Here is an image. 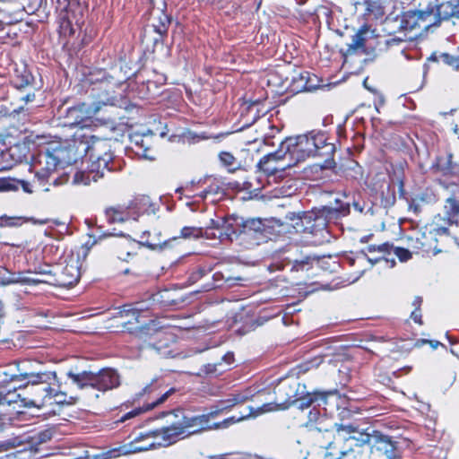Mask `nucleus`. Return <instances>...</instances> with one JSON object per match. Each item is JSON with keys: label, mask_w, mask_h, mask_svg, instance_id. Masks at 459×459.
Segmentation results:
<instances>
[{"label": "nucleus", "mask_w": 459, "mask_h": 459, "mask_svg": "<svg viewBox=\"0 0 459 459\" xmlns=\"http://www.w3.org/2000/svg\"><path fill=\"white\" fill-rule=\"evenodd\" d=\"M86 138L83 143V153L89 155L91 164L87 170H78L74 173L73 183L89 186L105 176L106 172L119 171L123 169V161L114 155L112 140L100 138L96 135H82Z\"/></svg>", "instance_id": "obj_1"}, {"label": "nucleus", "mask_w": 459, "mask_h": 459, "mask_svg": "<svg viewBox=\"0 0 459 459\" xmlns=\"http://www.w3.org/2000/svg\"><path fill=\"white\" fill-rule=\"evenodd\" d=\"M274 404L280 410H286L298 403L299 409H306L312 404L327 405L331 398H339L337 390L309 392L299 377L290 376L278 380L273 388Z\"/></svg>", "instance_id": "obj_2"}, {"label": "nucleus", "mask_w": 459, "mask_h": 459, "mask_svg": "<svg viewBox=\"0 0 459 459\" xmlns=\"http://www.w3.org/2000/svg\"><path fill=\"white\" fill-rule=\"evenodd\" d=\"M281 148H284V153L289 154L295 163L309 158L334 155L336 151L335 144L329 142V137L322 131L287 138L281 143Z\"/></svg>", "instance_id": "obj_3"}, {"label": "nucleus", "mask_w": 459, "mask_h": 459, "mask_svg": "<svg viewBox=\"0 0 459 459\" xmlns=\"http://www.w3.org/2000/svg\"><path fill=\"white\" fill-rule=\"evenodd\" d=\"M360 420L344 422L335 431L333 440L327 444L329 454L336 459H371L366 443L359 441Z\"/></svg>", "instance_id": "obj_4"}, {"label": "nucleus", "mask_w": 459, "mask_h": 459, "mask_svg": "<svg viewBox=\"0 0 459 459\" xmlns=\"http://www.w3.org/2000/svg\"><path fill=\"white\" fill-rule=\"evenodd\" d=\"M56 385V371H43L39 377L28 384H22L23 407L42 408L52 405L51 394Z\"/></svg>", "instance_id": "obj_5"}, {"label": "nucleus", "mask_w": 459, "mask_h": 459, "mask_svg": "<svg viewBox=\"0 0 459 459\" xmlns=\"http://www.w3.org/2000/svg\"><path fill=\"white\" fill-rule=\"evenodd\" d=\"M359 441L366 443L371 459H399L396 442L374 426L360 421Z\"/></svg>", "instance_id": "obj_6"}, {"label": "nucleus", "mask_w": 459, "mask_h": 459, "mask_svg": "<svg viewBox=\"0 0 459 459\" xmlns=\"http://www.w3.org/2000/svg\"><path fill=\"white\" fill-rule=\"evenodd\" d=\"M127 84L118 82L113 78H103L95 84L93 91H97L98 101L94 105H100V110L108 106L126 108L129 103L126 95Z\"/></svg>", "instance_id": "obj_7"}, {"label": "nucleus", "mask_w": 459, "mask_h": 459, "mask_svg": "<svg viewBox=\"0 0 459 459\" xmlns=\"http://www.w3.org/2000/svg\"><path fill=\"white\" fill-rule=\"evenodd\" d=\"M174 413L177 418H179L177 422L155 429L159 447L169 446L185 437L199 433L195 423L191 422V416L185 415L184 411L179 409L174 411Z\"/></svg>", "instance_id": "obj_8"}, {"label": "nucleus", "mask_w": 459, "mask_h": 459, "mask_svg": "<svg viewBox=\"0 0 459 459\" xmlns=\"http://www.w3.org/2000/svg\"><path fill=\"white\" fill-rule=\"evenodd\" d=\"M177 192H182L187 198L198 197L204 200L208 197L221 199L226 194L225 184L218 178L213 176H205L197 181L192 180L186 186L177 189Z\"/></svg>", "instance_id": "obj_9"}, {"label": "nucleus", "mask_w": 459, "mask_h": 459, "mask_svg": "<svg viewBox=\"0 0 459 459\" xmlns=\"http://www.w3.org/2000/svg\"><path fill=\"white\" fill-rule=\"evenodd\" d=\"M433 11H406L402 13L400 30L410 34L411 39L423 36L432 27H437Z\"/></svg>", "instance_id": "obj_10"}, {"label": "nucleus", "mask_w": 459, "mask_h": 459, "mask_svg": "<svg viewBox=\"0 0 459 459\" xmlns=\"http://www.w3.org/2000/svg\"><path fill=\"white\" fill-rule=\"evenodd\" d=\"M63 150H54V152L40 151L35 157L32 168L35 171V177L41 184L48 181L51 175L56 170L57 167L63 163H71L77 160L75 155H67L66 160L62 155Z\"/></svg>", "instance_id": "obj_11"}, {"label": "nucleus", "mask_w": 459, "mask_h": 459, "mask_svg": "<svg viewBox=\"0 0 459 459\" xmlns=\"http://www.w3.org/2000/svg\"><path fill=\"white\" fill-rule=\"evenodd\" d=\"M156 433L155 430H144L133 433L129 436L131 440L127 444L111 448L103 453V455L105 458H117L128 454L157 448L159 446Z\"/></svg>", "instance_id": "obj_12"}, {"label": "nucleus", "mask_w": 459, "mask_h": 459, "mask_svg": "<svg viewBox=\"0 0 459 459\" xmlns=\"http://www.w3.org/2000/svg\"><path fill=\"white\" fill-rule=\"evenodd\" d=\"M340 426L326 413H321L316 407L311 409L307 415L306 427L309 431L316 433V440L321 442V446L327 449V444L333 440L335 431Z\"/></svg>", "instance_id": "obj_13"}, {"label": "nucleus", "mask_w": 459, "mask_h": 459, "mask_svg": "<svg viewBox=\"0 0 459 459\" xmlns=\"http://www.w3.org/2000/svg\"><path fill=\"white\" fill-rule=\"evenodd\" d=\"M174 393L175 388H169L165 393H161L156 383L147 385L139 394H136L138 400L146 397L143 401V406L125 413L117 420V422H125L143 411L152 410L159 404L163 403Z\"/></svg>", "instance_id": "obj_14"}, {"label": "nucleus", "mask_w": 459, "mask_h": 459, "mask_svg": "<svg viewBox=\"0 0 459 459\" xmlns=\"http://www.w3.org/2000/svg\"><path fill=\"white\" fill-rule=\"evenodd\" d=\"M303 220L305 227V238L312 245H320L329 236V230H327L329 222L327 221L325 215L320 209H313L311 211L303 212Z\"/></svg>", "instance_id": "obj_15"}, {"label": "nucleus", "mask_w": 459, "mask_h": 459, "mask_svg": "<svg viewBox=\"0 0 459 459\" xmlns=\"http://www.w3.org/2000/svg\"><path fill=\"white\" fill-rule=\"evenodd\" d=\"M47 270L39 272V273L51 276L52 284L63 288H71L75 285L81 277L80 268L76 261H71L65 265L62 264H45Z\"/></svg>", "instance_id": "obj_16"}, {"label": "nucleus", "mask_w": 459, "mask_h": 459, "mask_svg": "<svg viewBox=\"0 0 459 459\" xmlns=\"http://www.w3.org/2000/svg\"><path fill=\"white\" fill-rule=\"evenodd\" d=\"M142 309L132 304L123 305L118 308L116 318H118L117 326H121L123 332H126L136 337L142 338L148 329L146 325L141 324Z\"/></svg>", "instance_id": "obj_17"}, {"label": "nucleus", "mask_w": 459, "mask_h": 459, "mask_svg": "<svg viewBox=\"0 0 459 459\" xmlns=\"http://www.w3.org/2000/svg\"><path fill=\"white\" fill-rule=\"evenodd\" d=\"M100 111V105H94V103L88 104L85 102H79L65 109L64 115V124L65 126H79L82 128L87 126L88 120L93 117H96Z\"/></svg>", "instance_id": "obj_18"}, {"label": "nucleus", "mask_w": 459, "mask_h": 459, "mask_svg": "<svg viewBox=\"0 0 459 459\" xmlns=\"http://www.w3.org/2000/svg\"><path fill=\"white\" fill-rule=\"evenodd\" d=\"M288 260L287 264L290 266V271L293 274V279H305L309 277V271L313 269L315 263H318V257L310 255L299 253V249L291 254L290 256L286 257Z\"/></svg>", "instance_id": "obj_19"}, {"label": "nucleus", "mask_w": 459, "mask_h": 459, "mask_svg": "<svg viewBox=\"0 0 459 459\" xmlns=\"http://www.w3.org/2000/svg\"><path fill=\"white\" fill-rule=\"evenodd\" d=\"M111 247L118 259L129 262L138 255L142 245L127 236H121L112 240Z\"/></svg>", "instance_id": "obj_20"}, {"label": "nucleus", "mask_w": 459, "mask_h": 459, "mask_svg": "<svg viewBox=\"0 0 459 459\" xmlns=\"http://www.w3.org/2000/svg\"><path fill=\"white\" fill-rule=\"evenodd\" d=\"M176 343V336L169 331H157L150 337L148 345L158 353L165 357H170L174 354L171 348Z\"/></svg>", "instance_id": "obj_21"}, {"label": "nucleus", "mask_w": 459, "mask_h": 459, "mask_svg": "<svg viewBox=\"0 0 459 459\" xmlns=\"http://www.w3.org/2000/svg\"><path fill=\"white\" fill-rule=\"evenodd\" d=\"M120 385V376L113 368H102L94 373L93 388L106 392Z\"/></svg>", "instance_id": "obj_22"}, {"label": "nucleus", "mask_w": 459, "mask_h": 459, "mask_svg": "<svg viewBox=\"0 0 459 459\" xmlns=\"http://www.w3.org/2000/svg\"><path fill=\"white\" fill-rule=\"evenodd\" d=\"M22 384L19 385H0V405H13L15 412L20 413L23 407Z\"/></svg>", "instance_id": "obj_23"}, {"label": "nucleus", "mask_w": 459, "mask_h": 459, "mask_svg": "<svg viewBox=\"0 0 459 459\" xmlns=\"http://www.w3.org/2000/svg\"><path fill=\"white\" fill-rule=\"evenodd\" d=\"M264 231L265 225L263 221L259 218H254L243 221L238 234L243 235L244 239H248L255 244H259L260 240L264 238Z\"/></svg>", "instance_id": "obj_24"}, {"label": "nucleus", "mask_w": 459, "mask_h": 459, "mask_svg": "<svg viewBox=\"0 0 459 459\" xmlns=\"http://www.w3.org/2000/svg\"><path fill=\"white\" fill-rule=\"evenodd\" d=\"M28 154L29 149L24 143H15L7 147L0 153L2 159L6 162V165L3 166L4 169L26 161Z\"/></svg>", "instance_id": "obj_25"}, {"label": "nucleus", "mask_w": 459, "mask_h": 459, "mask_svg": "<svg viewBox=\"0 0 459 459\" xmlns=\"http://www.w3.org/2000/svg\"><path fill=\"white\" fill-rule=\"evenodd\" d=\"M16 372L10 377L11 382L21 381L22 384H28L41 376L43 371H37L36 365L30 360H21L15 363Z\"/></svg>", "instance_id": "obj_26"}, {"label": "nucleus", "mask_w": 459, "mask_h": 459, "mask_svg": "<svg viewBox=\"0 0 459 459\" xmlns=\"http://www.w3.org/2000/svg\"><path fill=\"white\" fill-rule=\"evenodd\" d=\"M287 153H284V148H281L276 152L264 155L257 163V167L267 176L276 175L278 172H281L286 167H279L276 164L279 160H283Z\"/></svg>", "instance_id": "obj_27"}, {"label": "nucleus", "mask_w": 459, "mask_h": 459, "mask_svg": "<svg viewBox=\"0 0 459 459\" xmlns=\"http://www.w3.org/2000/svg\"><path fill=\"white\" fill-rule=\"evenodd\" d=\"M48 268L44 266V268L39 267V271H35L36 274H39L41 277H27L24 276L22 273H12L8 277H1L0 284L2 285H10L15 283H27L30 285H37L39 283H49L52 284V277L46 276L39 272L47 270Z\"/></svg>", "instance_id": "obj_28"}, {"label": "nucleus", "mask_w": 459, "mask_h": 459, "mask_svg": "<svg viewBox=\"0 0 459 459\" xmlns=\"http://www.w3.org/2000/svg\"><path fill=\"white\" fill-rule=\"evenodd\" d=\"M134 220L143 214H152L159 210V204L153 202L150 196L140 195L129 202Z\"/></svg>", "instance_id": "obj_29"}, {"label": "nucleus", "mask_w": 459, "mask_h": 459, "mask_svg": "<svg viewBox=\"0 0 459 459\" xmlns=\"http://www.w3.org/2000/svg\"><path fill=\"white\" fill-rule=\"evenodd\" d=\"M10 82L17 90H24L32 87L35 79L28 66L25 64H21L15 65Z\"/></svg>", "instance_id": "obj_30"}, {"label": "nucleus", "mask_w": 459, "mask_h": 459, "mask_svg": "<svg viewBox=\"0 0 459 459\" xmlns=\"http://www.w3.org/2000/svg\"><path fill=\"white\" fill-rule=\"evenodd\" d=\"M324 158L322 164L315 163L308 165L303 169V175L306 179L308 180H318L323 178L324 170L333 169L336 167L334 160V155L320 156Z\"/></svg>", "instance_id": "obj_31"}, {"label": "nucleus", "mask_w": 459, "mask_h": 459, "mask_svg": "<svg viewBox=\"0 0 459 459\" xmlns=\"http://www.w3.org/2000/svg\"><path fill=\"white\" fill-rule=\"evenodd\" d=\"M129 202L127 204H117L105 209V215L109 223H121L134 220Z\"/></svg>", "instance_id": "obj_32"}, {"label": "nucleus", "mask_w": 459, "mask_h": 459, "mask_svg": "<svg viewBox=\"0 0 459 459\" xmlns=\"http://www.w3.org/2000/svg\"><path fill=\"white\" fill-rule=\"evenodd\" d=\"M80 397L77 394L70 392L66 386H63L56 377V385L51 394V402L60 405H74L77 403Z\"/></svg>", "instance_id": "obj_33"}, {"label": "nucleus", "mask_w": 459, "mask_h": 459, "mask_svg": "<svg viewBox=\"0 0 459 459\" xmlns=\"http://www.w3.org/2000/svg\"><path fill=\"white\" fill-rule=\"evenodd\" d=\"M435 20L437 26L442 20L459 19V0H446L437 6Z\"/></svg>", "instance_id": "obj_34"}, {"label": "nucleus", "mask_w": 459, "mask_h": 459, "mask_svg": "<svg viewBox=\"0 0 459 459\" xmlns=\"http://www.w3.org/2000/svg\"><path fill=\"white\" fill-rule=\"evenodd\" d=\"M223 413H225L223 408L219 403V402H217L215 404H212L210 407V411L206 414L191 416V422L195 423L198 432L212 429L211 426L209 425L210 420L216 418L217 416Z\"/></svg>", "instance_id": "obj_35"}, {"label": "nucleus", "mask_w": 459, "mask_h": 459, "mask_svg": "<svg viewBox=\"0 0 459 459\" xmlns=\"http://www.w3.org/2000/svg\"><path fill=\"white\" fill-rule=\"evenodd\" d=\"M321 210L323 214L325 215L327 221L330 223L350 214L351 205L349 202H343L342 200L335 199L334 207L323 206Z\"/></svg>", "instance_id": "obj_36"}, {"label": "nucleus", "mask_w": 459, "mask_h": 459, "mask_svg": "<svg viewBox=\"0 0 459 459\" xmlns=\"http://www.w3.org/2000/svg\"><path fill=\"white\" fill-rule=\"evenodd\" d=\"M412 231L414 232L415 236L419 238L420 243L428 244V246L430 247L429 255H434L443 251V245L439 244L438 239L433 238V235H431L429 228L425 227L424 230H414Z\"/></svg>", "instance_id": "obj_37"}, {"label": "nucleus", "mask_w": 459, "mask_h": 459, "mask_svg": "<svg viewBox=\"0 0 459 459\" xmlns=\"http://www.w3.org/2000/svg\"><path fill=\"white\" fill-rule=\"evenodd\" d=\"M380 203L384 208H390L395 204V186L392 181H384L380 186Z\"/></svg>", "instance_id": "obj_38"}, {"label": "nucleus", "mask_w": 459, "mask_h": 459, "mask_svg": "<svg viewBox=\"0 0 459 459\" xmlns=\"http://www.w3.org/2000/svg\"><path fill=\"white\" fill-rule=\"evenodd\" d=\"M445 215L448 225H459V200L455 196L448 197L445 202Z\"/></svg>", "instance_id": "obj_39"}, {"label": "nucleus", "mask_w": 459, "mask_h": 459, "mask_svg": "<svg viewBox=\"0 0 459 459\" xmlns=\"http://www.w3.org/2000/svg\"><path fill=\"white\" fill-rule=\"evenodd\" d=\"M67 377L80 390L86 386L93 388L94 372L83 370L79 373H74L69 371L67 372Z\"/></svg>", "instance_id": "obj_40"}, {"label": "nucleus", "mask_w": 459, "mask_h": 459, "mask_svg": "<svg viewBox=\"0 0 459 459\" xmlns=\"http://www.w3.org/2000/svg\"><path fill=\"white\" fill-rule=\"evenodd\" d=\"M252 395H249L246 393H235L230 394L226 399L219 400V403L223 408V411L226 412L230 411L235 406L238 404H243L248 400H250Z\"/></svg>", "instance_id": "obj_41"}, {"label": "nucleus", "mask_w": 459, "mask_h": 459, "mask_svg": "<svg viewBox=\"0 0 459 459\" xmlns=\"http://www.w3.org/2000/svg\"><path fill=\"white\" fill-rule=\"evenodd\" d=\"M406 246L414 254L421 255H429L430 247L428 244L420 243L419 238H417L413 231L405 237Z\"/></svg>", "instance_id": "obj_42"}, {"label": "nucleus", "mask_w": 459, "mask_h": 459, "mask_svg": "<svg viewBox=\"0 0 459 459\" xmlns=\"http://www.w3.org/2000/svg\"><path fill=\"white\" fill-rule=\"evenodd\" d=\"M171 23V19L166 13H160L156 23L152 24L154 31L159 35V38L154 39V42H163L168 36V30Z\"/></svg>", "instance_id": "obj_43"}, {"label": "nucleus", "mask_w": 459, "mask_h": 459, "mask_svg": "<svg viewBox=\"0 0 459 459\" xmlns=\"http://www.w3.org/2000/svg\"><path fill=\"white\" fill-rule=\"evenodd\" d=\"M286 219L289 221V222H288V227H289L288 231L289 232L301 234L305 237L303 212H301V213L290 212L286 215Z\"/></svg>", "instance_id": "obj_44"}, {"label": "nucleus", "mask_w": 459, "mask_h": 459, "mask_svg": "<svg viewBox=\"0 0 459 459\" xmlns=\"http://www.w3.org/2000/svg\"><path fill=\"white\" fill-rule=\"evenodd\" d=\"M213 267L209 264H200L194 267L189 273L187 277V281L189 284H194L197 282L199 280L204 278L212 273Z\"/></svg>", "instance_id": "obj_45"}, {"label": "nucleus", "mask_w": 459, "mask_h": 459, "mask_svg": "<svg viewBox=\"0 0 459 459\" xmlns=\"http://www.w3.org/2000/svg\"><path fill=\"white\" fill-rule=\"evenodd\" d=\"M178 238L184 239H199L201 238H209L207 230H204L201 227L195 226H185L180 230V235Z\"/></svg>", "instance_id": "obj_46"}, {"label": "nucleus", "mask_w": 459, "mask_h": 459, "mask_svg": "<svg viewBox=\"0 0 459 459\" xmlns=\"http://www.w3.org/2000/svg\"><path fill=\"white\" fill-rule=\"evenodd\" d=\"M368 32V26H361L358 31L352 36L351 43L349 45V50L365 49L366 34Z\"/></svg>", "instance_id": "obj_47"}, {"label": "nucleus", "mask_w": 459, "mask_h": 459, "mask_svg": "<svg viewBox=\"0 0 459 459\" xmlns=\"http://www.w3.org/2000/svg\"><path fill=\"white\" fill-rule=\"evenodd\" d=\"M253 412H254V409L252 407H249L247 413L241 414L239 416H235V415L230 416L227 419H224L223 420H221L220 422L213 423L211 426V428H212V429H227L235 423H238V422L247 420L249 416H251L253 414Z\"/></svg>", "instance_id": "obj_48"}, {"label": "nucleus", "mask_w": 459, "mask_h": 459, "mask_svg": "<svg viewBox=\"0 0 459 459\" xmlns=\"http://www.w3.org/2000/svg\"><path fill=\"white\" fill-rule=\"evenodd\" d=\"M366 249L368 253H379L380 255L377 258V260L386 259V255H391L393 252L394 245L389 242H384L378 245H368Z\"/></svg>", "instance_id": "obj_49"}, {"label": "nucleus", "mask_w": 459, "mask_h": 459, "mask_svg": "<svg viewBox=\"0 0 459 459\" xmlns=\"http://www.w3.org/2000/svg\"><path fill=\"white\" fill-rule=\"evenodd\" d=\"M58 32L60 37L68 39L74 35L75 28L69 17H62L59 20Z\"/></svg>", "instance_id": "obj_50"}, {"label": "nucleus", "mask_w": 459, "mask_h": 459, "mask_svg": "<svg viewBox=\"0 0 459 459\" xmlns=\"http://www.w3.org/2000/svg\"><path fill=\"white\" fill-rule=\"evenodd\" d=\"M303 72L294 75L291 78V82L290 83V91L293 93H299L302 91H307V84L304 82Z\"/></svg>", "instance_id": "obj_51"}, {"label": "nucleus", "mask_w": 459, "mask_h": 459, "mask_svg": "<svg viewBox=\"0 0 459 459\" xmlns=\"http://www.w3.org/2000/svg\"><path fill=\"white\" fill-rule=\"evenodd\" d=\"M438 60L443 64L451 66L455 70H459V48L456 53L449 54V53H442L438 56Z\"/></svg>", "instance_id": "obj_52"}, {"label": "nucleus", "mask_w": 459, "mask_h": 459, "mask_svg": "<svg viewBox=\"0 0 459 459\" xmlns=\"http://www.w3.org/2000/svg\"><path fill=\"white\" fill-rule=\"evenodd\" d=\"M221 164L230 172L235 171L238 169L237 160L229 152H221L219 154Z\"/></svg>", "instance_id": "obj_53"}, {"label": "nucleus", "mask_w": 459, "mask_h": 459, "mask_svg": "<svg viewBox=\"0 0 459 459\" xmlns=\"http://www.w3.org/2000/svg\"><path fill=\"white\" fill-rule=\"evenodd\" d=\"M303 76L305 80L304 82L307 84V91H314L320 86L318 77L316 74L304 71Z\"/></svg>", "instance_id": "obj_54"}, {"label": "nucleus", "mask_w": 459, "mask_h": 459, "mask_svg": "<svg viewBox=\"0 0 459 459\" xmlns=\"http://www.w3.org/2000/svg\"><path fill=\"white\" fill-rule=\"evenodd\" d=\"M448 224L445 226H439L437 224H432L430 225V228H429L431 235H433V238L437 239V237H449L450 231L448 229Z\"/></svg>", "instance_id": "obj_55"}, {"label": "nucleus", "mask_w": 459, "mask_h": 459, "mask_svg": "<svg viewBox=\"0 0 459 459\" xmlns=\"http://www.w3.org/2000/svg\"><path fill=\"white\" fill-rule=\"evenodd\" d=\"M393 252L398 257L400 262H407L412 257L413 252L409 247H394Z\"/></svg>", "instance_id": "obj_56"}, {"label": "nucleus", "mask_w": 459, "mask_h": 459, "mask_svg": "<svg viewBox=\"0 0 459 459\" xmlns=\"http://www.w3.org/2000/svg\"><path fill=\"white\" fill-rule=\"evenodd\" d=\"M19 189V182L13 178H3L0 181V190L10 191Z\"/></svg>", "instance_id": "obj_57"}, {"label": "nucleus", "mask_w": 459, "mask_h": 459, "mask_svg": "<svg viewBox=\"0 0 459 459\" xmlns=\"http://www.w3.org/2000/svg\"><path fill=\"white\" fill-rule=\"evenodd\" d=\"M221 363H213V364H206L204 365L201 368V373L207 376H219L221 374V371H218L217 367L221 366Z\"/></svg>", "instance_id": "obj_58"}, {"label": "nucleus", "mask_w": 459, "mask_h": 459, "mask_svg": "<svg viewBox=\"0 0 459 459\" xmlns=\"http://www.w3.org/2000/svg\"><path fill=\"white\" fill-rule=\"evenodd\" d=\"M322 362V359L315 358L312 360L305 361L299 365V371L306 372L312 368H316L320 363Z\"/></svg>", "instance_id": "obj_59"}, {"label": "nucleus", "mask_w": 459, "mask_h": 459, "mask_svg": "<svg viewBox=\"0 0 459 459\" xmlns=\"http://www.w3.org/2000/svg\"><path fill=\"white\" fill-rule=\"evenodd\" d=\"M43 253H44V258H48L49 254H55L58 257H61L63 255V250H60L59 247L57 246H55V245H47L45 247H44V250H43Z\"/></svg>", "instance_id": "obj_60"}, {"label": "nucleus", "mask_w": 459, "mask_h": 459, "mask_svg": "<svg viewBox=\"0 0 459 459\" xmlns=\"http://www.w3.org/2000/svg\"><path fill=\"white\" fill-rule=\"evenodd\" d=\"M426 343L429 344L430 347L433 350L437 349V347H439V346H442V347L446 348V346L443 343H441L440 342H438V341L427 340V339H419V340H417V342H415V346L420 347V346H422L423 344H426Z\"/></svg>", "instance_id": "obj_61"}, {"label": "nucleus", "mask_w": 459, "mask_h": 459, "mask_svg": "<svg viewBox=\"0 0 459 459\" xmlns=\"http://www.w3.org/2000/svg\"><path fill=\"white\" fill-rule=\"evenodd\" d=\"M411 367L410 366H405V367H403V368H396V369H394L391 371V374L394 377H400L403 375H407L411 372Z\"/></svg>", "instance_id": "obj_62"}, {"label": "nucleus", "mask_w": 459, "mask_h": 459, "mask_svg": "<svg viewBox=\"0 0 459 459\" xmlns=\"http://www.w3.org/2000/svg\"><path fill=\"white\" fill-rule=\"evenodd\" d=\"M136 147L139 148L138 150L135 151V152L138 155H141L145 159H150V160L152 159V155H151L152 150L149 147L143 148V145L139 146L138 143H136Z\"/></svg>", "instance_id": "obj_63"}, {"label": "nucleus", "mask_w": 459, "mask_h": 459, "mask_svg": "<svg viewBox=\"0 0 459 459\" xmlns=\"http://www.w3.org/2000/svg\"><path fill=\"white\" fill-rule=\"evenodd\" d=\"M296 191V188L293 187V186L289 185L288 186H282L279 192L282 196H290L292 195Z\"/></svg>", "instance_id": "obj_64"}]
</instances>
